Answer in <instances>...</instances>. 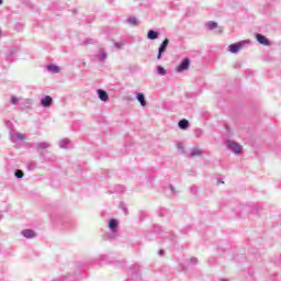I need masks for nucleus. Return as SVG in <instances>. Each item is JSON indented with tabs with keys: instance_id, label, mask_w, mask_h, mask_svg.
<instances>
[{
	"instance_id": "f257e3e1",
	"label": "nucleus",
	"mask_w": 281,
	"mask_h": 281,
	"mask_svg": "<svg viewBox=\"0 0 281 281\" xmlns=\"http://www.w3.org/2000/svg\"><path fill=\"white\" fill-rule=\"evenodd\" d=\"M227 147L229 148V150H233V153H236V154L243 153V146H240V144L234 140H228Z\"/></svg>"
},
{
	"instance_id": "f03ea898",
	"label": "nucleus",
	"mask_w": 281,
	"mask_h": 281,
	"mask_svg": "<svg viewBox=\"0 0 281 281\" xmlns=\"http://www.w3.org/2000/svg\"><path fill=\"white\" fill-rule=\"evenodd\" d=\"M243 47H245V42H238V43H235V44H231L228 46V50L232 54H238V52H240V49H243Z\"/></svg>"
},
{
	"instance_id": "7ed1b4c3",
	"label": "nucleus",
	"mask_w": 281,
	"mask_h": 281,
	"mask_svg": "<svg viewBox=\"0 0 281 281\" xmlns=\"http://www.w3.org/2000/svg\"><path fill=\"white\" fill-rule=\"evenodd\" d=\"M11 139H12L13 142H24V139H25V134L19 133V132H13V133L11 134Z\"/></svg>"
},
{
	"instance_id": "20e7f679",
	"label": "nucleus",
	"mask_w": 281,
	"mask_h": 281,
	"mask_svg": "<svg viewBox=\"0 0 281 281\" xmlns=\"http://www.w3.org/2000/svg\"><path fill=\"white\" fill-rule=\"evenodd\" d=\"M168 43H169V41H168V38H166L162 42V44L160 45V47L158 49V56H157L158 60H160L161 54H164V52H166V49L168 48Z\"/></svg>"
},
{
	"instance_id": "39448f33",
	"label": "nucleus",
	"mask_w": 281,
	"mask_h": 281,
	"mask_svg": "<svg viewBox=\"0 0 281 281\" xmlns=\"http://www.w3.org/2000/svg\"><path fill=\"white\" fill-rule=\"evenodd\" d=\"M257 41L258 43H260V45H266V46L271 45V42H269V40L265 37V35L262 34H257Z\"/></svg>"
},
{
	"instance_id": "423d86ee",
	"label": "nucleus",
	"mask_w": 281,
	"mask_h": 281,
	"mask_svg": "<svg viewBox=\"0 0 281 281\" xmlns=\"http://www.w3.org/2000/svg\"><path fill=\"white\" fill-rule=\"evenodd\" d=\"M189 67H190V60L189 59H183L181 65L178 66L177 71H179V72L186 71V69H188Z\"/></svg>"
},
{
	"instance_id": "0eeeda50",
	"label": "nucleus",
	"mask_w": 281,
	"mask_h": 281,
	"mask_svg": "<svg viewBox=\"0 0 281 281\" xmlns=\"http://www.w3.org/2000/svg\"><path fill=\"white\" fill-rule=\"evenodd\" d=\"M147 38H149V41H155L156 38H159V32H156L154 30L148 31Z\"/></svg>"
},
{
	"instance_id": "6e6552de",
	"label": "nucleus",
	"mask_w": 281,
	"mask_h": 281,
	"mask_svg": "<svg viewBox=\"0 0 281 281\" xmlns=\"http://www.w3.org/2000/svg\"><path fill=\"white\" fill-rule=\"evenodd\" d=\"M22 235L24 236V238H34L36 236V233H34V231L32 229H24L22 231Z\"/></svg>"
},
{
	"instance_id": "1a4fd4ad",
	"label": "nucleus",
	"mask_w": 281,
	"mask_h": 281,
	"mask_svg": "<svg viewBox=\"0 0 281 281\" xmlns=\"http://www.w3.org/2000/svg\"><path fill=\"white\" fill-rule=\"evenodd\" d=\"M98 93H99V98H100V100H102V102H106V100H109V94L106 93V91L99 89Z\"/></svg>"
},
{
	"instance_id": "9d476101",
	"label": "nucleus",
	"mask_w": 281,
	"mask_h": 281,
	"mask_svg": "<svg viewBox=\"0 0 281 281\" xmlns=\"http://www.w3.org/2000/svg\"><path fill=\"white\" fill-rule=\"evenodd\" d=\"M41 103H42V105H44L45 108L52 106V97L46 95L44 99H42Z\"/></svg>"
},
{
	"instance_id": "9b49d317",
	"label": "nucleus",
	"mask_w": 281,
	"mask_h": 281,
	"mask_svg": "<svg viewBox=\"0 0 281 281\" xmlns=\"http://www.w3.org/2000/svg\"><path fill=\"white\" fill-rule=\"evenodd\" d=\"M178 125H179V128H181L182 131H186V128H188L190 126V122H188V120L183 119L178 123Z\"/></svg>"
},
{
	"instance_id": "f8f14e48",
	"label": "nucleus",
	"mask_w": 281,
	"mask_h": 281,
	"mask_svg": "<svg viewBox=\"0 0 281 281\" xmlns=\"http://www.w3.org/2000/svg\"><path fill=\"white\" fill-rule=\"evenodd\" d=\"M47 69L48 71H52V74H58L60 71V68L56 65H48Z\"/></svg>"
},
{
	"instance_id": "ddd939ff",
	"label": "nucleus",
	"mask_w": 281,
	"mask_h": 281,
	"mask_svg": "<svg viewBox=\"0 0 281 281\" xmlns=\"http://www.w3.org/2000/svg\"><path fill=\"white\" fill-rule=\"evenodd\" d=\"M207 30H216L218 27V24L214 21H210L206 24Z\"/></svg>"
},
{
	"instance_id": "4468645a",
	"label": "nucleus",
	"mask_w": 281,
	"mask_h": 281,
	"mask_svg": "<svg viewBox=\"0 0 281 281\" xmlns=\"http://www.w3.org/2000/svg\"><path fill=\"white\" fill-rule=\"evenodd\" d=\"M191 157H200V155H203V150L199 149V148H194L191 150Z\"/></svg>"
},
{
	"instance_id": "2eb2a0df",
	"label": "nucleus",
	"mask_w": 281,
	"mask_h": 281,
	"mask_svg": "<svg viewBox=\"0 0 281 281\" xmlns=\"http://www.w3.org/2000/svg\"><path fill=\"white\" fill-rule=\"evenodd\" d=\"M137 100L142 104V106H146V99L143 93H137Z\"/></svg>"
},
{
	"instance_id": "dca6fc26",
	"label": "nucleus",
	"mask_w": 281,
	"mask_h": 281,
	"mask_svg": "<svg viewBox=\"0 0 281 281\" xmlns=\"http://www.w3.org/2000/svg\"><path fill=\"white\" fill-rule=\"evenodd\" d=\"M109 227L112 232H115V229H117V221L115 220H111L110 221V224H109Z\"/></svg>"
},
{
	"instance_id": "f3484780",
	"label": "nucleus",
	"mask_w": 281,
	"mask_h": 281,
	"mask_svg": "<svg viewBox=\"0 0 281 281\" xmlns=\"http://www.w3.org/2000/svg\"><path fill=\"white\" fill-rule=\"evenodd\" d=\"M127 23H130V25H139V22L137 21V18L127 19Z\"/></svg>"
},
{
	"instance_id": "a211bd4d",
	"label": "nucleus",
	"mask_w": 281,
	"mask_h": 281,
	"mask_svg": "<svg viewBox=\"0 0 281 281\" xmlns=\"http://www.w3.org/2000/svg\"><path fill=\"white\" fill-rule=\"evenodd\" d=\"M49 146L48 143H38L37 144V149L38 150H45V148H47Z\"/></svg>"
},
{
	"instance_id": "6ab92c4d",
	"label": "nucleus",
	"mask_w": 281,
	"mask_h": 281,
	"mask_svg": "<svg viewBox=\"0 0 281 281\" xmlns=\"http://www.w3.org/2000/svg\"><path fill=\"white\" fill-rule=\"evenodd\" d=\"M68 144H69V139L64 138L63 140H60L59 146L60 148H67Z\"/></svg>"
},
{
	"instance_id": "aec40b11",
	"label": "nucleus",
	"mask_w": 281,
	"mask_h": 281,
	"mask_svg": "<svg viewBox=\"0 0 281 281\" xmlns=\"http://www.w3.org/2000/svg\"><path fill=\"white\" fill-rule=\"evenodd\" d=\"M157 71L160 76H166V69H164V67L159 66Z\"/></svg>"
},
{
	"instance_id": "412c9836",
	"label": "nucleus",
	"mask_w": 281,
	"mask_h": 281,
	"mask_svg": "<svg viewBox=\"0 0 281 281\" xmlns=\"http://www.w3.org/2000/svg\"><path fill=\"white\" fill-rule=\"evenodd\" d=\"M15 177H16L18 179H23V171L20 170V169H18V170L15 171Z\"/></svg>"
},
{
	"instance_id": "4be33fe9",
	"label": "nucleus",
	"mask_w": 281,
	"mask_h": 281,
	"mask_svg": "<svg viewBox=\"0 0 281 281\" xmlns=\"http://www.w3.org/2000/svg\"><path fill=\"white\" fill-rule=\"evenodd\" d=\"M100 60H106V53L101 52L99 55Z\"/></svg>"
},
{
	"instance_id": "5701e85b",
	"label": "nucleus",
	"mask_w": 281,
	"mask_h": 281,
	"mask_svg": "<svg viewBox=\"0 0 281 281\" xmlns=\"http://www.w3.org/2000/svg\"><path fill=\"white\" fill-rule=\"evenodd\" d=\"M12 104H16L19 102V99L16 97L11 98Z\"/></svg>"
},
{
	"instance_id": "b1692460",
	"label": "nucleus",
	"mask_w": 281,
	"mask_h": 281,
	"mask_svg": "<svg viewBox=\"0 0 281 281\" xmlns=\"http://www.w3.org/2000/svg\"><path fill=\"white\" fill-rule=\"evenodd\" d=\"M123 44L120 43H115V47H117V49H120V47H122Z\"/></svg>"
},
{
	"instance_id": "393cba45",
	"label": "nucleus",
	"mask_w": 281,
	"mask_h": 281,
	"mask_svg": "<svg viewBox=\"0 0 281 281\" xmlns=\"http://www.w3.org/2000/svg\"><path fill=\"white\" fill-rule=\"evenodd\" d=\"M191 262H194V263H195V262H196V258H192V259H191Z\"/></svg>"
},
{
	"instance_id": "a878e982",
	"label": "nucleus",
	"mask_w": 281,
	"mask_h": 281,
	"mask_svg": "<svg viewBox=\"0 0 281 281\" xmlns=\"http://www.w3.org/2000/svg\"><path fill=\"white\" fill-rule=\"evenodd\" d=\"M159 255H160V256H164V250H160V251H159Z\"/></svg>"
},
{
	"instance_id": "bb28decb",
	"label": "nucleus",
	"mask_w": 281,
	"mask_h": 281,
	"mask_svg": "<svg viewBox=\"0 0 281 281\" xmlns=\"http://www.w3.org/2000/svg\"><path fill=\"white\" fill-rule=\"evenodd\" d=\"M221 281H227V279H222Z\"/></svg>"
},
{
	"instance_id": "cd10ccee",
	"label": "nucleus",
	"mask_w": 281,
	"mask_h": 281,
	"mask_svg": "<svg viewBox=\"0 0 281 281\" xmlns=\"http://www.w3.org/2000/svg\"><path fill=\"white\" fill-rule=\"evenodd\" d=\"M1 3H3L2 1H0V5H1Z\"/></svg>"
}]
</instances>
